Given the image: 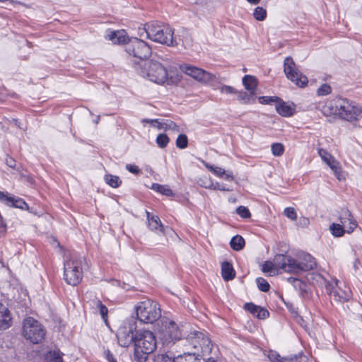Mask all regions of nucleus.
<instances>
[{
	"mask_svg": "<svg viewBox=\"0 0 362 362\" xmlns=\"http://www.w3.org/2000/svg\"><path fill=\"white\" fill-rule=\"evenodd\" d=\"M140 75L158 84L175 85L181 80V76L172 70L168 71L160 62L150 60L141 68Z\"/></svg>",
	"mask_w": 362,
	"mask_h": 362,
	"instance_id": "1",
	"label": "nucleus"
},
{
	"mask_svg": "<svg viewBox=\"0 0 362 362\" xmlns=\"http://www.w3.org/2000/svg\"><path fill=\"white\" fill-rule=\"evenodd\" d=\"M134 358L137 362H146L148 355L157 347L154 334L146 329H140L136 332Z\"/></svg>",
	"mask_w": 362,
	"mask_h": 362,
	"instance_id": "2",
	"label": "nucleus"
},
{
	"mask_svg": "<svg viewBox=\"0 0 362 362\" xmlns=\"http://www.w3.org/2000/svg\"><path fill=\"white\" fill-rule=\"evenodd\" d=\"M144 33L146 37L154 42L163 45H171L173 43V31L167 24H160L157 21L145 23L142 33H139L140 37H142Z\"/></svg>",
	"mask_w": 362,
	"mask_h": 362,
	"instance_id": "3",
	"label": "nucleus"
},
{
	"mask_svg": "<svg viewBox=\"0 0 362 362\" xmlns=\"http://www.w3.org/2000/svg\"><path fill=\"white\" fill-rule=\"evenodd\" d=\"M324 114L338 115L340 118L347 121L358 120L361 117V108L351 105L345 99L336 101L334 106L330 105L324 107Z\"/></svg>",
	"mask_w": 362,
	"mask_h": 362,
	"instance_id": "4",
	"label": "nucleus"
},
{
	"mask_svg": "<svg viewBox=\"0 0 362 362\" xmlns=\"http://www.w3.org/2000/svg\"><path fill=\"white\" fill-rule=\"evenodd\" d=\"M136 318L146 324H152L161 316L159 304L151 299H146L135 305Z\"/></svg>",
	"mask_w": 362,
	"mask_h": 362,
	"instance_id": "5",
	"label": "nucleus"
},
{
	"mask_svg": "<svg viewBox=\"0 0 362 362\" xmlns=\"http://www.w3.org/2000/svg\"><path fill=\"white\" fill-rule=\"evenodd\" d=\"M185 341L190 346V351L197 356L209 355L212 350L213 344L207 334L203 332L194 331L190 332Z\"/></svg>",
	"mask_w": 362,
	"mask_h": 362,
	"instance_id": "6",
	"label": "nucleus"
},
{
	"mask_svg": "<svg viewBox=\"0 0 362 362\" xmlns=\"http://www.w3.org/2000/svg\"><path fill=\"white\" fill-rule=\"evenodd\" d=\"M85 259L77 255H72L69 260L64 263V279L66 282L73 286H77L83 279L82 266Z\"/></svg>",
	"mask_w": 362,
	"mask_h": 362,
	"instance_id": "7",
	"label": "nucleus"
},
{
	"mask_svg": "<svg viewBox=\"0 0 362 362\" xmlns=\"http://www.w3.org/2000/svg\"><path fill=\"white\" fill-rule=\"evenodd\" d=\"M23 335L30 342L39 344L45 339V330L37 320L29 317L23 320Z\"/></svg>",
	"mask_w": 362,
	"mask_h": 362,
	"instance_id": "8",
	"label": "nucleus"
},
{
	"mask_svg": "<svg viewBox=\"0 0 362 362\" xmlns=\"http://www.w3.org/2000/svg\"><path fill=\"white\" fill-rule=\"evenodd\" d=\"M137 325L134 318L127 320L119 327L117 333L119 344L122 347H128L132 343H135Z\"/></svg>",
	"mask_w": 362,
	"mask_h": 362,
	"instance_id": "9",
	"label": "nucleus"
},
{
	"mask_svg": "<svg viewBox=\"0 0 362 362\" xmlns=\"http://www.w3.org/2000/svg\"><path fill=\"white\" fill-rule=\"evenodd\" d=\"M182 72L202 83H209L214 88H217V78L214 74L209 73L196 66L183 64L180 66Z\"/></svg>",
	"mask_w": 362,
	"mask_h": 362,
	"instance_id": "10",
	"label": "nucleus"
},
{
	"mask_svg": "<svg viewBox=\"0 0 362 362\" xmlns=\"http://www.w3.org/2000/svg\"><path fill=\"white\" fill-rule=\"evenodd\" d=\"M104 37L106 40L111 41L113 44H117L119 45L136 44L141 42H143V41L139 38L130 36L127 31L124 29H107L105 32Z\"/></svg>",
	"mask_w": 362,
	"mask_h": 362,
	"instance_id": "11",
	"label": "nucleus"
},
{
	"mask_svg": "<svg viewBox=\"0 0 362 362\" xmlns=\"http://www.w3.org/2000/svg\"><path fill=\"white\" fill-rule=\"evenodd\" d=\"M160 339L164 344L180 340L182 337V332L174 321H165L159 329Z\"/></svg>",
	"mask_w": 362,
	"mask_h": 362,
	"instance_id": "12",
	"label": "nucleus"
},
{
	"mask_svg": "<svg viewBox=\"0 0 362 362\" xmlns=\"http://www.w3.org/2000/svg\"><path fill=\"white\" fill-rule=\"evenodd\" d=\"M284 71L286 77L299 87H305L307 85L308 78L296 70L295 63L291 57H287L285 59Z\"/></svg>",
	"mask_w": 362,
	"mask_h": 362,
	"instance_id": "13",
	"label": "nucleus"
},
{
	"mask_svg": "<svg viewBox=\"0 0 362 362\" xmlns=\"http://www.w3.org/2000/svg\"><path fill=\"white\" fill-rule=\"evenodd\" d=\"M313 279L317 281H322L325 284V288L327 292L332 295L335 300L339 302L348 301L351 298V292L349 291H343L341 289H335L332 284L327 281L320 274H313Z\"/></svg>",
	"mask_w": 362,
	"mask_h": 362,
	"instance_id": "14",
	"label": "nucleus"
},
{
	"mask_svg": "<svg viewBox=\"0 0 362 362\" xmlns=\"http://www.w3.org/2000/svg\"><path fill=\"white\" fill-rule=\"evenodd\" d=\"M300 261L294 259L293 263V274H300L303 272L312 270L316 266L315 258L310 254H303L300 257Z\"/></svg>",
	"mask_w": 362,
	"mask_h": 362,
	"instance_id": "15",
	"label": "nucleus"
},
{
	"mask_svg": "<svg viewBox=\"0 0 362 362\" xmlns=\"http://www.w3.org/2000/svg\"><path fill=\"white\" fill-rule=\"evenodd\" d=\"M267 357L271 362H303L306 359V356L302 353L282 357L277 351L273 350L269 351Z\"/></svg>",
	"mask_w": 362,
	"mask_h": 362,
	"instance_id": "16",
	"label": "nucleus"
},
{
	"mask_svg": "<svg viewBox=\"0 0 362 362\" xmlns=\"http://www.w3.org/2000/svg\"><path fill=\"white\" fill-rule=\"evenodd\" d=\"M318 153L322 160L332 169L337 178L341 180V167L339 163L329 153L323 148H320Z\"/></svg>",
	"mask_w": 362,
	"mask_h": 362,
	"instance_id": "17",
	"label": "nucleus"
},
{
	"mask_svg": "<svg viewBox=\"0 0 362 362\" xmlns=\"http://www.w3.org/2000/svg\"><path fill=\"white\" fill-rule=\"evenodd\" d=\"M341 223L346 228V233H351L357 226V222L354 218L350 211L346 208H342L339 212Z\"/></svg>",
	"mask_w": 362,
	"mask_h": 362,
	"instance_id": "18",
	"label": "nucleus"
},
{
	"mask_svg": "<svg viewBox=\"0 0 362 362\" xmlns=\"http://www.w3.org/2000/svg\"><path fill=\"white\" fill-rule=\"evenodd\" d=\"M274 264L286 272L293 273L294 258L286 255H276L274 259Z\"/></svg>",
	"mask_w": 362,
	"mask_h": 362,
	"instance_id": "19",
	"label": "nucleus"
},
{
	"mask_svg": "<svg viewBox=\"0 0 362 362\" xmlns=\"http://www.w3.org/2000/svg\"><path fill=\"white\" fill-rule=\"evenodd\" d=\"M126 52L141 60L148 59L152 54L151 47H126Z\"/></svg>",
	"mask_w": 362,
	"mask_h": 362,
	"instance_id": "20",
	"label": "nucleus"
},
{
	"mask_svg": "<svg viewBox=\"0 0 362 362\" xmlns=\"http://www.w3.org/2000/svg\"><path fill=\"white\" fill-rule=\"evenodd\" d=\"M275 108L280 115L286 117L293 116L296 112V105L294 103L288 105L279 98L275 104Z\"/></svg>",
	"mask_w": 362,
	"mask_h": 362,
	"instance_id": "21",
	"label": "nucleus"
},
{
	"mask_svg": "<svg viewBox=\"0 0 362 362\" xmlns=\"http://www.w3.org/2000/svg\"><path fill=\"white\" fill-rule=\"evenodd\" d=\"M244 309L258 319H266L269 315V313L267 309L256 305L252 303H246L244 305Z\"/></svg>",
	"mask_w": 362,
	"mask_h": 362,
	"instance_id": "22",
	"label": "nucleus"
},
{
	"mask_svg": "<svg viewBox=\"0 0 362 362\" xmlns=\"http://www.w3.org/2000/svg\"><path fill=\"white\" fill-rule=\"evenodd\" d=\"M11 317L8 309L0 303V329H6L11 325Z\"/></svg>",
	"mask_w": 362,
	"mask_h": 362,
	"instance_id": "23",
	"label": "nucleus"
},
{
	"mask_svg": "<svg viewBox=\"0 0 362 362\" xmlns=\"http://www.w3.org/2000/svg\"><path fill=\"white\" fill-rule=\"evenodd\" d=\"M148 227L151 230L156 232H163V226L158 216H154L149 212H146Z\"/></svg>",
	"mask_w": 362,
	"mask_h": 362,
	"instance_id": "24",
	"label": "nucleus"
},
{
	"mask_svg": "<svg viewBox=\"0 0 362 362\" xmlns=\"http://www.w3.org/2000/svg\"><path fill=\"white\" fill-rule=\"evenodd\" d=\"M221 274L223 279L226 281H230L235 278V272L231 263L223 262L221 264Z\"/></svg>",
	"mask_w": 362,
	"mask_h": 362,
	"instance_id": "25",
	"label": "nucleus"
},
{
	"mask_svg": "<svg viewBox=\"0 0 362 362\" xmlns=\"http://www.w3.org/2000/svg\"><path fill=\"white\" fill-rule=\"evenodd\" d=\"M288 281L291 283L293 287L298 291L299 294L301 297L304 298L307 296L308 291V285L304 281H301L297 278L291 277L288 279Z\"/></svg>",
	"mask_w": 362,
	"mask_h": 362,
	"instance_id": "26",
	"label": "nucleus"
},
{
	"mask_svg": "<svg viewBox=\"0 0 362 362\" xmlns=\"http://www.w3.org/2000/svg\"><path fill=\"white\" fill-rule=\"evenodd\" d=\"M243 84L245 89L255 93L257 85V79L255 76L251 75L244 76L243 78Z\"/></svg>",
	"mask_w": 362,
	"mask_h": 362,
	"instance_id": "27",
	"label": "nucleus"
},
{
	"mask_svg": "<svg viewBox=\"0 0 362 362\" xmlns=\"http://www.w3.org/2000/svg\"><path fill=\"white\" fill-rule=\"evenodd\" d=\"M199 356L194 354L193 352L188 351L185 352L183 355H179L175 358L176 362H200Z\"/></svg>",
	"mask_w": 362,
	"mask_h": 362,
	"instance_id": "28",
	"label": "nucleus"
},
{
	"mask_svg": "<svg viewBox=\"0 0 362 362\" xmlns=\"http://www.w3.org/2000/svg\"><path fill=\"white\" fill-rule=\"evenodd\" d=\"M245 244L244 238L239 235L233 237L230 242L231 248L235 251L241 250L244 247Z\"/></svg>",
	"mask_w": 362,
	"mask_h": 362,
	"instance_id": "29",
	"label": "nucleus"
},
{
	"mask_svg": "<svg viewBox=\"0 0 362 362\" xmlns=\"http://www.w3.org/2000/svg\"><path fill=\"white\" fill-rule=\"evenodd\" d=\"M11 202H9L8 206H12L15 208H18L21 209H28V204L21 198L11 196Z\"/></svg>",
	"mask_w": 362,
	"mask_h": 362,
	"instance_id": "30",
	"label": "nucleus"
},
{
	"mask_svg": "<svg viewBox=\"0 0 362 362\" xmlns=\"http://www.w3.org/2000/svg\"><path fill=\"white\" fill-rule=\"evenodd\" d=\"M151 188L163 195L167 196V197H171L173 195V192L171 190V189L166 185H160L158 183H153Z\"/></svg>",
	"mask_w": 362,
	"mask_h": 362,
	"instance_id": "31",
	"label": "nucleus"
},
{
	"mask_svg": "<svg viewBox=\"0 0 362 362\" xmlns=\"http://www.w3.org/2000/svg\"><path fill=\"white\" fill-rule=\"evenodd\" d=\"M329 229L334 237H341L346 232V228L342 224L339 223L331 224Z\"/></svg>",
	"mask_w": 362,
	"mask_h": 362,
	"instance_id": "32",
	"label": "nucleus"
},
{
	"mask_svg": "<svg viewBox=\"0 0 362 362\" xmlns=\"http://www.w3.org/2000/svg\"><path fill=\"white\" fill-rule=\"evenodd\" d=\"M105 180L107 184L114 188L119 187L122 184V180L116 175H107L105 177Z\"/></svg>",
	"mask_w": 362,
	"mask_h": 362,
	"instance_id": "33",
	"label": "nucleus"
},
{
	"mask_svg": "<svg viewBox=\"0 0 362 362\" xmlns=\"http://www.w3.org/2000/svg\"><path fill=\"white\" fill-rule=\"evenodd\" d=\"M153 362H176L175 357L168 354H157L154 356Z\"/></svg>",
	"mask_w": 362,
	"mask_h": 362,
	"instance_id": "34",
	"label": "nucleus"
},
{
	"mask_svg": "<svg viewBox=\"0 0 362 362\" xmlns=\"http://www.w3.org/2000/svg\"><path fill=\"white\" fill-rule=\"evenodd\" d=\"M95 306L98 308L100 314L104 320V322L107 324V314H108V309L107 308L103 305L100 300H97L95 301Z\"/></svg>",
	"mask_w": 362,
	"mask_h": 362,
	"instance_id": "35",
	"label": "nucleus"
},
{
	"mask_svg": "<svg viewBox=\"0 0 362 362\" xmlns=\"http://www.w3.org/2000/svg\"><path fill=\"white\" fill-rule=\"evenodd\" d=\"M253 16L257 21H262L267 17V11L263 7L257 6L254 10Z\"/></svg>",
	"mask_w": 362,
	"mask_h": 362,
	"instance_id": "36",
	"label": "nucleus"
},
{
	"mask_svg": "<svg viewBox=\"0 0 362 362\" xmlns=\"http://www.w3.org/2000/svg\"><path fill=\"white\" fill-rule=\"evenodd\" d=\"M254 93L250 92L247 93V92L241 91L238 93V99L240 101L243 102L244 103H249L251 100H255Z\"/></svg>",
	"mask_w": 362,
	"mask_h": 362,
	"instance_id": "37",
	"label": "nucleus"
},
{
	"mask_svg": "<svg viewBox=\"0 0 362 362\" xmlns=\"http://www.w3.org/2000/svg\"><path fill=\"white\" fill-rule=\"evenodd\" d=\"M187 146H188L187 136L184 134H180L176 139V146L178 148L184 149V148H187Z\"/></svg>",
	"mask_w": 362,
	"mask_h": 362,
	"instance_id": "38",
	"label": "nucleus"
},
{
	"mask_svg": "<svg viewBox=\"0 0 362 362\" xmlns=\"http://www.w3.org/2000/svg\"><path fill=\"white\" fill-rule=\"evenodd\" d=\"M217 88L216 89H220L221 93L225 94H236L238 92L235 88L230 86L221 85L219 86V82L217 81Z\"/></svg>",
	"mask_w": 362,
	"mask_h": 362,
	"instance_id": "39",
	"label": "nucleus"
},
{
	"mask_svg": "<svg viewBox=\"0 0 362 362\" xmlns=\"http://www.w3.org/2000/svg\"><path fill=\"white\" fill-rule=\"evenodd\" d=\"M258 288L263 292H267L270 288V285L264 278L259 277L256 279Z\"/></svg>",
	"mask_w": 362,
	"mask_h": 362,
	"instance_id": "40",
	"label": "nucleus"
},
{
	"mask_svg": "<svg viewBox=\"0 0 362 362\" xmlns=\"http://www.w3.org/2000/svg\"><path fill=\"white\" fill-rule=\"evenodd\" d=\"M272 152L275 156H280L284 152V146L281 143H274L272 145Z\"/></svg>",
	"mask_w": 362,
	"mask_h": 362,
	"instance_id": "41",
	"label": "nucleus"
},
{
	"mask_svg": "<svg viewBox=\"0 0 362 362\" xmlns=\"http://www.w3.org/2000/svg\"><path fill=\"white\" fill-rule=\"evenodd\" d=\"M169 142V138L165 134H160L156 138L157 145L161 148H165Z\"/></svg>",
	"mask_w": 362,
	"mask_h": 362,
	"instance_id": "42",
	"label": "nucleus"
},
{
	"mask_svg": "<svg viewBox=\"0 0 362 362\" xmlns=\"http://www.w3.org/2000/svg\"><path fill=\"white\" fill-rule=\"evenodd\" d=\"M332 91V88L329 85H328L327 83H323L322 85H321L317 90V94L318 96H324V95H327L328 94H329Z\"/></svg>",
	"mask_w": 362,
	"mask_h": 362,
	"instance_id": "43",
	"label": "nucleus"
},
{
	"mask_svg": "<svg viewBox=\"0 0 362 362\" xmlns=\"http://www.w3.org/2000/svg\"><path fill=\"white\" fill-rule=\"evenodd\" d=\"M237 214L243 218H247L251 216V214L249 211V209L244 206H240L236 209Z\"/></svg>",
	"mask_w": 362,
	"mask_h": 362,
	"instance_id": "44",
	"label": "nucleus"
},
{
	"mask_svg": "<svg viewBox=\"0 0 362 362\" xmlns=\"http://www.w3.org/2000/svg\"><path fill=\"white\" fill-rule=\"evenodd\" d=\"M284 214L288 218L292 221H294L297 218L296 212L293 207H287L284 211Z\"/></svg>",
	"mask_w": 362,
	"mask_h": 362,
	"instance_id": "45",
	"label": "nucleus"
},
{
	"mask_svg": "<svg viewBox=\"0 0 362 362\" xmlns=\"http://www.w3.org/2000/svg\"><path fill=\"white\" fill-rule=\"evenodd\" d=\"M259 102L262 104H270L273 102L276 103V101L279 100L278 97H271V96H261L259 98Z\"/></svg>",
	"mask_w": 362,
	"mask_h": 362,
	"instance_id": "46",
	"label": "nucleus"
},
{
	"mask_svg": "<svg viewBox=\"0 0 362 362\" xmlns=\"http://www.w3.org/2000/svg\"><path fill=\"white\" fill-rule=\"evenodd\" d=\"M4 162H5V164L8 167H9L12 169L18 170V168L17 167L16 161L12 157L9 156L8 155H6Z\"/></svg>",
	"mask_w": 362,
	"mask_h": 362,
	"instance_id": "47",
	"label": "nucleus"
},
{
	"mask_svg": "<svg viewBox=\"0 0 362 362\" xmlns=\"http://www.w3.org/2000/svg\"><path fill=\"white\" fill-rule=\"evenodd\" d=\"M274 265H275L274 262H272L270 261H266L262 264V270L264 273L271 272L272 271H273V269L274 268Z\"/></svg>",
	"mask_w": 362,
	"mask_h": 362,
	"instance_id": "48",
	"label": "nucleus"
},
{
	"mask_svg": "<svg viewBox=\"0 0 362 362\" xmlns=\"http://www.w3.org/2000/svg\"><path fill=\"white\" fill-rule=\"evenodd\" d=\"M208 168L211 172H213L216 175H217L218 177H222L223 175H224L226 174L225 170L220 167L211 166V167H208Z\"/></svg>",
	"mask_w": 362,
	"mask_h": 362,
	"instance_id": "49",
	"label": "nucleus"
},
{
	"mask_svg": "<svg viewBox=\"0 0 362 362\" xmlns=\"http://www.w3.org/2000/svg\"><path fill=\"white\" fill-rule=\"evenodd\" d=\"M165 129H172L173 131H179L178 126L176 124L175 122L171 120H166V122L164 123Z\"/></svg>",
	"mask_w": 362,
	"mask_h": 362,
	"instance_id": "50",
	"label": "nucleus"
},
{
	"mask_svg": "<svg viewBox=\"0 0 362 362\" xmlns=\"http://www.w3.org/2000/svg\"><path fill=\"white\" fill-rule=\"evenodd\" d=\"M11 197L8 194H5L4 192L0 191V201L5 204L6 205H8L9 202H11Z\"/></svg>",
	"mask_w": 362,
	"mask_h": 362,
	"instance_id": "51",
	"label": "nucleus"
},
{
	"mask_svg": "<svg viewBox=\"0 0 362 362\" xmlns=\"http://www.w3.org/2000/svg\"><path fill=\"white\" fill-rule=\"evenodd\" d=\"M126 169L133 173V174H135V175H137L140 173V169L139 168V167L137 165H132V164H127L126 165Z\"/></svg>",
	"mask_w": 362,
	"mask_h": 362,
	"instance_id": "52",
	"label": "nucleus"
},
{
	"mask_svg": "<svg viewBox=\"0 0 362 362\" xmlns=\"http://www.w3.org/2000/svg\"><path fill=\"white\" fill-rule=\"evenodd\" d=\"M105 354L108 362H117L113 354L110 350H106Z\"/></svg>",
	"mask_w": 362,
	"mask_h": 362,
	"instance_id": "53",
	"label": "nucleus"
},
{
	"mask_svg": "<svg viewBox=\"0 0 362 362\" xmlns=\"http://www.w3.org/2000/svg\"><path fill=\"white\" fill-rule=\"evenodd\" d=\"M309 223H310V221H309V219L308 218L301 217L300 218V224L303 226H308L309 224Z\"/></svg>",
	"mask_w": 362,
	"mask_h": 362,
	"instance_id": "54",
	"label": "nucleus"
},
{
	"mask_svg": "<svg viewBox=\"0 0 362 362\" xmlns=\"http://www.w3.org/2000/svg\"><path fill=\"white\" fill-rule=\"evenodd\" d=\"M226 177H225V180H228V181H231L233 180V177L232 175H230V174H228V173H226L225 174Z\"/></svg>",
	"mask_w": 362,
	"mask_h": 362,
	"instance_id": "55",
	"label": "nucleus"
},
{
	"mask_svg": "<svg viewBox=\"0 0 362 362\" xmlns=\"http://www.w3.org/2000/svg\"><path fill=\"white\" fill-rule=\"evenodd\" d=\"M246 1L251 4L256 5V4H259L261 0H246Z\"/></svg>",
	"mask_w": 362,
	"mask_h": 362,
	"instance_id": "56",
	"label": "nucleus"
},
{
	"mask_svg": "<svg viewBox=\"0 0 362 362\" xmlns=\"http://www.w3.org/2000/svg\"><path fill=\"white\" fill-rule=\"evenodd\" d=\"M143 122H149V123L158 122L157 119H145L143 120Z\"/></svg>",
	"mask_w": 362,
	"mask_h": 362,
	"instance_id": "57",
	"label": "nucleus"
},
{
	"mask_svg": "<svg viewBox=\"0 0 362 362\" xmlns=\"http://www.w3.org/2000/svg\"><path fill=\"white\" fill-rule=\"evenodd\" d=\"M217 185H218V187H214L215 189L217 188V189H218L219 190H221V191H226V189L224 187H220L218 183H217Z\"/></svg>",
	"mask_w": 362,
	"mask_h": 362,
	"instance_id": "58",
	"label": "nucleus"
},
{
	"mask_svg": "<svg viewBox=\"0 0 362 362\" xmlns=\"http://www.w3.org/2000/svg\"><path fill=\"white\" fill-rule=\"evenodd\" d=\"M20 52H21V49H20ZM18 56L22 59H26L27 57L25 55H22L21 52H19Z\"/></svg>",
	"mask_w": 362,
	"mask_h": 362,
	"instance_id": "59",
	"label": "nucleus"
},
{
	"mask_svg": "<svg viewBox=\"0 0 362 362\" xmlns=\"http://www.w3.org/2000/svg\"><path fill=\"white\" fill-rule=\"evenodd\" d=\"M199 185H200L201 186H202V187H205V188H209V187H210V186H209V185H207L206 183H204V184H202V183H199Z\"/></svg>",
	"mask_w": 362,
	"mask_h": 362,
	"instance_id": "60",
	"label": "nucleus"
},
{
	"mask_svg": "<svg viewBox=\"0 0 362 362\" xmlns=\"http://www.w3.org/2000/svg\"><path fill=\"white\" fill-rule=\"evenodd\" d=\"M206 362H217V361L212 358H208V360Z\"/></svg>",
	"mask_w": 362,
	"mask_h": 362,
	"instance_id": "61",
	"label": "nucleus"
},
{
	"mask_svg": "<svg viewBox=\"0 0 362 362\" xmlns=\"http://www.w3.org/2000/svg\"><path fill=\"white\" fill-rule=\"evenodd\" d=\"M14 122H15L16 125H17V126L20 127V126H19L18 121L17 119H14Z\"/></svg>",
	"mask_w": 362,
	"mask_h": 362,
	"instance_id": "62",
	"label": "nucleus"
}]
</instances>
